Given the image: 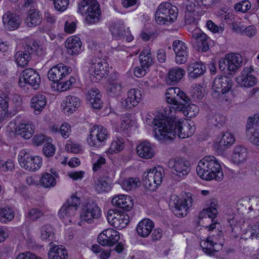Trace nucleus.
<instances>
[{
	"label": "nucleus",
	"instance_id": "nucleus-13",
	"mask_svg": "<svg viewBox=\"0 0 259 259\" xmlns=\"http://www.w3.org/2000/svg\"><path fill=\"white\" fill-rule=\"evenodd\" d=\"M80 204V199L76 197H72L65 202L58 212L61 219L73 216Z\"/></svg>",
	"mask_w": 259,
	"mask_h": 259
},
{
	"label": "nucleus",
	"instance_id": "nucleus-27",
	"mask_svg": "<svg viewBox=\"0 0 259 259\" xmlns=\"http://www.w3.org/2000/svg\"><path fill=\"white\" fill-rule=\"evenodd\" d=\"M206 68L201 62H196L189 65L188 74L190 78L196 79L202 75L206 71Z\"/></svg>",
	"mask_w": 259,
	"mask_h": 259
},
{
	"label": "nucleus",
	"instance_id": "nucleus-64",
	"mask_svg": "<svg viewBox=\"0 0 259 259\" xmlns=\"http://www.w3.org/2000/svg\"><path fill=\"white\" fill-rule=\"evenodd\" d=\"M140 59L141 67H145L147 69L154 63L153 59L151 57L144 56Z\"/></svg>",
	"mask_w": 259,
	"mask_h": 259
},
{
	"label": "nucleus",
	"instance_id": "nucleus-41",
	"mask_svg": "<svg viewBox=\"0 0 259 259\" xmlns=\"http://www.w3.org/2000/svg\"><path fill=\"white\" fill-rule=\"evenodd\" d=\"M109 29L113 36L115 38H123L126 35L123 24L121 22L112 23L110 25Z\"/></svg>",
	"mask_w": 259,
	"mask_h": 259
},
{
	"label": "nucleus",
	"instance_id": "nucleus-61",
	"mask_svg": "<svg viewBox=\"0 0 259 259\" xmlns=\"http://www.w3.org/2000/svg\"><path fill=\"white\" fill-rule=\"evenodd\" d=\"M43 215V212L37 208L31 209L28 214V218L32 221L38 219Z\"/></svg>",
	"mask_w": 259,
	"mask_h": 259
},
{
	"label": "nucleus",
	"instance_id": "nucleus-38",
	"mask_svg": "<svg viewBox=\"0 0 259 259\" xmlns=\"http://www.w3.org/2000/svg\"><path fill=\"white\" fill-rule=\"evenodd\" d=\"M108 177H100L94 179V186L98 193L107 192L111 190Z\"/></svg>",
	"mask_w": 259,
	"mask_h": 259
},
{
	"label": "nucleus",
	"instance_id": "nucleus-3",
	"mask_svg": "<svg viewBox=\"0 0 259 259\" xmlns=\"http://www.w3.org/2000/svg\"><path fill=\"white\" fill-rule=\"evenodd\" d=\"M178 15V9L169 3L161 4L155 15L156 22L161 25L172 23L176 20Z\"/></svg>",
	"mask_w": 259,
	"mask_h": 259
},
{
	"label": "nucleus",
	"instance_id": "nucleus-17",
	"mask_svg": "<svg viewBox=\"0 0 259 259\" xmlns=\"http://www.w3.org/2000/svg\"><path fill=\"white\" fill-rule=\"evenodd\" d=\"M246 131H250L251 133L250 141L256 146H259V115H255L254 118L249 117L248 118Z\"/></svg>",
	"mask_w": 259,
	"mask_h": 259
},
{
	"label": "nucleus",
	"instance_id": "nucleus-30",
	"mask_svg": "<svg viewBox=\"0 0 259 259\" xmlns=\"http://www.w3.org/2000/svg\"><path fill=\"white\" fill-rule=\"evenodd\" d=\"M154 225V223L150 219H145L142 220L137 227L138 235L144 238L147 237L153 229Z\"/></svg>",
	"mask_w": 259,
	"mask_h": 259
},
{
	"label": "nucleus",
	"instance_id": "nucleus-55",
	"mask_svg": "<svg viewBox=\"0 0 259 259\" xmlns=\"http://www.w3.org/2000/svg\"><path fill=\"white\" fill-rule=\"evenodd\" d=\"M223 244L224 243L221 242L220 243L215 244L214 247L211 246H208L209 245V244H207L206 246L205 247H203L202 245L201 244V246L202 247L203 251L206 254L212 255L214 254V252H217L222 248Z\"/></svg>",
	"mask_w": 259,
	"mask_h": 259
},
{
	"label": "nucleus",
	"instance_id": "nucleus-2",
	"mask_svg": "<svg viewBox=\"0 0 259 259\" xmlns=\"http://www.w3.org/2000/svg\"><path fill=\"white\" fill-rule=\"evenodd\" d=\"M196 171L202 179L206 181L214 179L218 182H221L224 178L220 163L212 155L205 156L199 162Z\"/></svg>",
	"mask_w": 259,
	"mask_h": 259
},
{
	"label": "nucleus",
	"instance_id": "nucleus-31",
	"mask_svg": "<svg viewBox=\"0 0 259 259\" xmlns=\"http://www.w3.org/2000/svg\"><path fill=\"white\" fill-rule=\"evenodd\" d=\"M46 99L45 96L41 94H37L32 98L30 106L33 109L35 115H38L46 105Z\"/></svg>",
	"mask_w": 259,
	"mask_h": 259
},
{
	"label": "nucleus",
	"instance_id": "nucleus-1",
	"mask_svg": "<svg viewBox=\"0 0 259 259\" xmlns=\"http://www.w3.org/2000/svg\"><path fill=\"white\" fill-rule=\"evenodd\" d=\"M154 124L157 127L154 130L153 136L158 140H171L174 139L171 136L176 135L180 138H186L192 135L195 130L187 122L180 120L167 121L157 119L154 120Z\"/></svg>",
	"mask_w": 259,
	"mask_h": 259
},
{
	"label": "nucleus",
	"instance_id": "nucleus-45",
	"mask_svg": "<svg viewBox=\"0 0 259 259\" xmlns=\"http://www.w3.org/2000/svg\"><path fill=\"white\" fill-rule=\"evenodd\" d=\"M40 184L45 188H50L56 186L57 180L52 174L46 172L41 175Z\"/></svg>",
	"mask_w": 259,
	"mask_h": 259
},
{
	"label": "nucleus",
	"instance_id": "nucleus-24",
	"mask_svg": "<svg viewBox=\"0 0 259 259\" xmlns=\"http://www.w3.org/2000/svg\"><path fill=\"white\" fill-rule=\"evenodd\" d=\"M136 151L139 157L146 159L152 158L155 155L151 144L147 141L141 142L137 146Z\"/></svg>",
	"mask_w": 259,
	"mask_h": 259
},
{
	"label": "nucleus",
	"instance_id": "nucleus-14",
	"mask_svg": "<svg viewBox=\"0 0 259 259\" xmlns=\"http://www.w3.org/2000/svg\"><path fill=\"white\" fill-rule=\"evenodd\" d=\"M193 200L192 194L188 193L183 199H179L174 203V212L178 217H183L187 215L188 209L192 206Z\"/></svg>",
	"mask_w": 259,
	"mask_h": 259
},
{
	"label": "nucleus",
	"instance_id": "nucleus-11",
	"mask_svg": "<svg viewBox=\"0 0 259 259\" xmlns=\"http://www.w3.org/2000/svg\"><path fill=\"white\" fill-rule=\"evenodd\" d=\"M119 234L113 229H108L101 233L98 237V242L103 246H113L119 240Z\"/></svg>",
	"mask_w": 259,
	"mask_h": 259
},
{
	"label": "nucleus",
	"instance_id": "nucleus-48",
	"mask_svg": "<svg viewBox=\"0 0 259 259\" xmlns=\"http://www.w3.org/2000/svg\"><path fill=\"white\" fill-rule=\"evenodd\" d=\"M15 213L12 208L5 207L0 208V222L7 223L14 218Z\"/></svg>",
	"mask_w": 259,
	"mask_h": 259
},
{
	"label": "nucleus",
	"instance_id": "nucleus-47",
	"mask_svg": "<svg viewBox=\"0 0 259 259\" xmlns=\"http://www.w3.org/2000/svg\"><path fill=\"white\" fill-rule=\"evenodd\" d=\"M32 58L23 51L17 52L15 55V59L17 65L21 67L27 66Z\"/></svg>",
	"mask_w": 259,
	"mask_h": 259
},
{
	"label": "nucleus",
	"instance_id": "nucleus-35",
	"mask_svg": "<svg viewBox=\"0 0 259 259\" xmlns=\"http://www.w3.org/2000/svg\"><path fill=\"white\" fill-rule=\"evenodd\" d=\"M217 201L216 200H212L207 208L203 209L199 214L198 219L199 220L203 219L207 217L209 219H211V221H213L218 214V210L217 208Z\"/></svg>",
	"mask_w": 259,
	"mask_h": 259
},
{
	"label": "nucleus",
	"instance_id": "nucleus-54",
	"mask_svg": "<svg viewBox=\"0 0 259 259\" xmlns=\"http://www.w3.org/2000/svg\"><path fill=\"white\" fill-rule=\"evenodd\" d=\"M41 238L43 240H51L54 235L53 229L51 225H44L41 228Z\"/></svg>",
	"mask_w": 259,
	"mask_h": 259
},
{
	"label": "nucleus",
	"instance_id": "nucleus-9",
	"mask_svg": "<svg viewBox=\"0 0 259 259\" xmlns=\"http://www.w3.org/2000/svg\"><path fill=\"white\" fill-rule=\"evenodd\" d=\"M101 216V209L98 205L93 201H89L82 207L80 214V220L89 224L94 222Z\"/></svg>",
	"mask_w": 259,
	"mask_h": 259
},
{
	"label": "nucleus",
	"instance_id": "nucleus-5",
	"mask_svg": "<svg viewBox=\"0 0 259 259\" xmlns=\"http://www.w3.org/2000/svg\"><path fill=\"white\" fill-rule=\"evenodd\" d=\"M20 166L29 171L38 170L42 165V158L38 156H32L27 149L22 150L18 156Z\"/></svg>",
	"mask_w": 259,
	"mask_h": 259
},
{
	"label": "nucleus",
	"instance_id": "nucleus-46",
	"mask_svg": "<svg viewBox=\"0 0 259 259\" xmlns=\"http://www.w3.org/2000/svg\"><path fill=\"white\" fill-rule=\"evenodd\" d=\"M153 180H154V178L151 169L144 172L143 175L142 182L146 189L152 191L155 190V188H152L155 183Z\"/></svg>",
	"mask_w": 259,
	"mask_h": 259
},
{
	"label": "nucleus",
	"instance_id": "nucleus-53",
	"mask_svg": "<svg viewBox=\"0 0 259 259\" xmlns=\"http://www.w3.org/2000/svg\"><path fill=\"white\" fill-rule=\"evenodd\" d=\"M108 94L110 96H118L121 93V85L120 82L110 83L107 90Z\"/></svg>",
	"mask_w": 259,
	"mask_h": 259
},
{
	"label": "nucleus",
	"instance_id": "nucleus-56",
	"mask_svg": "<svg viewBox=\"0 0 259 259\" xmlns=\"http://www.w3.org/2000/svg\"><path fill=\"white\" fill-rule=\"evenodd\" d=\"M192 38L195 40V42L198 46L201 42L206 39H209V37L200 30H195L192 33Z\"/></svg>",
	"mask_w": 259,
	"mask_h": 259
},
{
	"label": "nucleus",
	"instance_id": "nucleus-20",
	"mask_svg": "<svg viewBox=\"0 0 259 259\" xmlns=\"http://www.w3.org/2000/svg\"><path fill=\"white\" fill-rule=\"evenodd\" d=\"M112 204L125 211H130L134 206L133 199L128 195H119L114 196Z\"/></svg>",
	"mask_w": 259,
	"mask_h": 259
},
{
	"label": "nucleus",
	"instance_id": "nucleus-32",
	"mask_svg": "<svg viewBox=\"0 0 259 259\" xmlns=\"http://www.w3.org/2000/svg\"><path fill=\"white\" fill-rule=\"evenodd\" d=\"M235 141V139L231 133L226 132L223 134L220 140L218 141L216 148L221 152L224 151L231 146Z\"/></svg>",
	"mask_w": 259,
	"mask_h": 259
},
{
	"label": "nucleus",
	"instance_id": "nucleus-60",
	"mask_svg": "<svg viewBox=\"0 0 259 259\" xmlns=\"http://www.w3.org/2000/svg\"><path fill=\"white\" fill-rule=\"evenodd\" d=\"M42 152L46 157H51L55 153V147L52 144L47 143L44 145Z\"/></svg>",
	"mask_w": 259,
	"mask_h": 259
},
{
	"label": "nucleus",
	"instance_id": "nucleus-63",
	"mask_svg": "<svg viewBox=\"0 0 259 259\" xmlns=\"http://www.w3.org/2000/svg\"><path fill=\"white\" fill-rule=\"evenodd\" d=\"M60 133L64 138H67L70 134V126L67 123H64L59 128Z\"/></svg>",
	"mask_w": 259,
	"mask_h": 259
},
{
	"label": "nucleus",
	"instance_id": "nucleus-15",
	"mask_svg": "<svg viewBox=\"0 0 259 259\" xmlns=\"http://www.w3.org/2000/svg\"><path fill=\"white\" fill-rule=\"evenodd\" d=\"M232 80L231 77L226 75L216 77L213 83L212 89L219 95L225 94L232 88Z\"/></svg>",
	"mask_w": 259,
	"mask_h": 259
},
{
	"label": "nucleus",
	"instance_id": "nucleus-44",
	"mask_svg": "<svg viewBox=\"0 0 259 259\" xmlns=\"http://www.w3.org/2000/svg\"><path fill=\"white\" fill-rule=\"evenodd\" d=\"M177 109V107L175 108L174 107H172L170 105H168L167 107H165L164 108H163L162 110H161L160 113H161V117H159V115H156L154 118L152 119V121H150V119L147 118L149 120V122H148V124H150V123H151V125H153V133L154 132V130L157 126L154 125V120L155 119H164L166 120L167 121L169 120H175L174 119H171V118H168V116L170 115V114L172 112V109Z\"/></svg>",
	"mask_w": 259,
	"mask_h": 259
},
{
	"label": "nucleus",
	"instance_id": "nucleus-16",
	"mask_svg": "<svg viewBox=\"0 0 259 259\" xmlns=\"http://www.w3.org/2000/svg\"><path fill=\"white\" fill-rule=\"evenodd\" d=\"M172 48L176 54V63L182 64L187 61L188 57V48L185 44L180 40H176L172 43Z\"/></svg>",
	"mask_w": 259,
	"mask_h": 259
},
{
	"label": "nucleus",
	"instance_id": "nucleus-21",
	"mask_svg": "<svg viewBox=\"0 0 259 259\" xmlns=\"http://www.w3.org/2000/svg\"><path fill=\"white\" fill-rule=\"evenodd\" d=\"M34 126L30 121H22L16 128V134L25 139H30L34 132Z\"/></svg>",
	"mask_w": 259,
	"mask_h": 259
},
{
	"label": "nucleus",
	"instance_id": "nucleus-57",
	"mask_svg": "<svg viewBox=\"0 0 259 259\" xmlns=\"http://www.w3.org/2000/svg\"><path fill=\"white\" fill-rule=\"evenodd\" d=\"M251 8V3L247 0L241 1L235 5L234 9L236 11L245 13Z\"/></svg>",
	"mask_w": 259,
	"mask_h": 259
},
{
	"label": "nucleus",
	"instance_id": "nucleus-33",
	"mask_svg": "<svg viewBox=\"0 0 259 259\" xmlns=\"http://www.w3.org/2000/svg\"><path fill=\"white\" fill-rule=\"evenodd\" d=\"M247 156V149L242 145H237L234 149L232 159L234 163L239 164L246 161Z\"/></svg>",
	"mask_w": 259,
	"mask_h": 259
},
{
	"label": "nucleus",
	"instance_id": "nucleus-43",
	"mask_svg": "<svg viewBox=\"0 0 259 259\" xmlns=\"http://www.w3.org/2000/svg\"><path fill=\"white\" fill-rule=\"evenodd\" d=\"M41 17L39 12L36 10H30V12L25 19V23L28 27H32L40 24Z\"/></svg>",
	"mask_w": 259,
	"mask_h": 259
},
{
	"label": "nucleus",
	"instance_id": "nucleus-28",
	"mask_svg": "<svg viewBox=\"0 0 259 259\" xmlns=\"http://www.w3.org/2000/svg\"><path fill=\"white\" fill-rule=\"evenodd\" d=\"M65 47L68 54L77 55L81 50V42L78 37H69L66 41Z\"/></svg>",
	"mask_w": 259,
	"mask_h": 259
},
{
	"label": "nucleus",
	"instance_id": "nucleus-6",
	"mask_svg": "<svg viewBox=\"0 0 259 259\" xmlns=\"http://www.w3.org/2000/svg\"><path fill=\"white\" fill-rule=\"evenodd\" d=\"M88 69L89 74L97 80L101 79L103 76L107 74L109 72L108 64L105 59L99 57L93 58Z\"/></svg>",
	"mask_w": 259,
	"mask_h": 259
},
{
	"label": "nucleus",
	"instance_id": "nucleus-40",
	"mask_svg": "<svg viewBox=\"0 0 259 259\" xmlns=\"http://www.w3.org/2000/svg\"><path fill=\"white\" fill-rule=\"evenodd\" d=\"M224 242V238L223 233L219 229L215 230L213 234L209 233V235L206 238V241L204 242V245L205 246L206 243L209 244V246L214 247L215 244Z\"/></svg>",
	"mask_w": 259,
	"mask_h": 259
},
{
	"label": "nucleus",
	"instance_id": "nucleus-12",
	"mask_svg": "<svg viewBox=\"0 0 259 259\" xmlns=\"http://www.w3.org/2000/svg\"><path fill=\"white\" fill-rule=\"evenodd\" d=\"M107 220L114 228L118 229L125 227L130 222L129 217L126 213H117L113 209L108 211Z\"/></svg>",
	"mask_w": 259,
	"mask_h": 259
},
{
	"label": "nucleus",
	"instance_id": "nucleus-25",
	"mask_svg": "<svg viewBox=\"0 0 259 259\" xmlns=\"http://www.w3.org/2000/svg\"><path fill=\"white\" fill-rule=\"evenodd\" d=\"M185 74V71L180 67H176L169 69L166 78L168 84L175 85L179 82Z\"/></svg>",
	"mask_w": 259,
	"mask_h": 259
},
{
	"label": "nucleus",
	"instance_id": "nucleus-29",
	"mask_svg": "<svg viewBox=\"0 0 259 259\" xmlns=\"http://www.w3.org/2000/svg\"><path fill=\"white\" fill-rule=\"evenodd\" d=\"M101 96L100 91L97 89H92L88 91L87 97L92 108L96 109L101 108L103 103Z\"/></svg>",
	"mask_w": 259,
	"mask_h": 259
},
{
	"label": "nucleus",
	"instance_id": "nucleus-42",
	"mask_svg": "<svg viewBox=\"0 0 259 259\" xmlns=\"http://www.w3.org/2000/svg\"><path fill=\"white\" fill-rule=\"evenodd\" d=\"M183 106V107L181 106L177 107V110L183 111L185 116L190 118L195 116L199 110V107L195 104H190V101L189 103L185 104Z\"/></svg>",
	"mask_w": 259,
	"mask_h": 259
},
{
	"label": "nucleus",
	"instance_id": "nucleus-52",
	"mask_svg": "<svg viewBox=\"0 0 259 259\" xmlns=\"http://www.w3.org/2000/svg\"><path fill=\"white\" fill-rule=\"evenodd\" d=\"M140 185V181L138 178H130L122 183L123 188L128 191L135 189Z\"/></svg>",
	"mask_w": 259,
	"mask_h": 259
},
{
	"label": "nucleus",
	"instance_id": "nucleus-4",
	"mask_svg": "<svg viewBox=\"0 0 259 259\" xmlns=\"http://www.w3.org/2000/svg\"><path fill=\"white\" fill-rule=\"evenodd\" d=\"M242 64L241 55L238 54H228L225 58L219 61V68L224 75L234 74Z\"/></svg>",
	"mask_w": 259,
	"mask_h": 259
},
{
	"label": "nucleus",
	"instance_id": "nucleus-59",
	"mask_svg": "<svg viewBox=\"0 0 259 259\" xmlns=\"http://www.w3.org/2000/svg\"><path fill=\"white\" fill-rule=\"evenodd\" d=\"M152 171L153 172L155 182L154 184V187H152V188H155V189L158 186L160 185L162 181V174L160 170H157L155 167L151 169Z\"/></svg>",
	"mask_w": 259,
	"mask_h": 259
},
{
	"label": "nucleus",
	"instance_id": "nucleus-7",
	"mask_svg": "<svg viewBox=\"0 0 259 259\" xmlns=\"http://www.w3.org/2000/svg\"><path fill=\"white\" fill-rule=\"evenodd\" d=\"M40 80V77L38 72L32 68H28L21 73L19 85L20 87H24L27 84L36 90L39 87Z\"/></svg>",
	"mask_w": 259,
	"mask_h": 259
},
{
	"label": "nucleus",
	"instance_id": "nucleus-34",
	"mask_svg": "<svg viewBox=\"0 0 259 259\" xmlns=\"http://www.w3.org/2000/svg\"><path fill=\"white\" fill-rule=\"evenodd\" d=\"M49 259H67V250L63 245H55L51 248L48 254Z\"/></svg>",
	"mask_w": 259,
	"mask_h": 259
},
{
	"label": "nucleus",
	"instance_id": "nucleus-36",
	"mask_svg": "<svg viewBox=\"0 0 259 259\" xmlns=\"http://www.w3.org/2000/svg\"><path fill=\"white\" fill-rule=\"evenodd\" d=\"M25 43L23 52L32 58L38 55L39 46L35 40L32 38H27Z\"/></svg>",
	"mask_w": 259,
	"mask_h": 259
},
{
	"label": "nucleus",
	"instance_id": "nucleus-22",
	"mask_svg": "<svg viewBox=\"0 0 259 259\" xmlns=\"http://www.w3.org/2000/svg\"><path fill=\"white\" fill-rule=\"evenodd\" d=\"M3 21L5 28L10 31L17 29L21 22L18 15L10 12L4 15Z\"/></svg>",
	"mask_w": 259,
	"mask_h": 259
},
{
	"label": "nucleus",
	"instance_id": "nucleus-10",
	"mask_svg": "<svg viewBox=\"0 0 259 259\" xmlns=\"http://www.w3.org/2000/svg\"><path fill=\"white\" fill-rule=\"evenodd\" d=\"M71 70L70 67L62 63L58 64L49 70L48 73V78L57 85L58 83L68 75Z\"/></svg>",
	"mask_w": 259,
	"mask_h": 259
},
{
	"label": "nucleus",
	"instance_id": "nucleus-50",
	"mask_svg": "<svg viewBox=\"0 0 259 259\" xmlns=\"http://www.w3.org/2000/svg\"><path fill=\"white\" fill-rule=\"evenodd\" d=\"M124 147L123 140L121 138H116L110 145L108 152L110 154L116 153L120 152Z\"/></svg>",
	"mask_w": 259,
	"mask_h": 259
},
{
	"label": "nucleus",
	"instance_id": "nucleus-26",
	"mask_svg": "<svg viewBox=\"0 0 259 259\" xmlns=\"http://www.w3.org/2000/svg\"><path fill=\"white\" fill-rule=\"evenodd\" d=\"M141 93L138 89H131L127 93V98L125 100L124 106L127 109L135 107L141 99Z\"/></svg>",
	"mask_w": 259,
	"mask_h": 259
},
{
	"label": "nucleus",
	"instance_id": "nucleus-62",
	"mask_svg": "<svg viewBox=\"0 0 259 259\" xmlns=\"http://www.w3.org/2000/svg\"><path fill=\"white\" fill-rule=\"evenodd\" d=\"M95 131V128L92 127V128L91 130L90 131V134L88 137V138L87 139V141L88 144L91 146L93 147H96L95 143L96 142L98 141L99 142V140H100V138L99 137H98V135H96V136H94V131Z\"/></svg>",
	"mask_w": 259,
	"mask_h": 259
},
{
	"label": "nucleus",
	"instance_id": "nucleus-18",
	"mask_svg": "<svg viewBox=\"0 0 259 259\" xmlns=\"http://www.w3.org/2000/svg\"><path fill=\"white\" fill-rule=\"evenodd\" d=\"M171 168L173 174L183 178L190 171L191 165L190 162L185 159L177 158L174 161Z\"/></svg>",
	"mask_w": 259,
	"mask_h": 259
},
{
	"label": "nucleus",
	"instance_id": "nucleus-19",
	"mask_svg": "<svg viewBox=\"0 0 259 259\" xmlns=\"http://www.w3.org/2000/svg\"><path fill=\"white\" fill-rule=\"evenodd\" d=\"M251 73V71L250 68H244L242 72L241 75L237 78V82L241 87L250 88L254 86L257 82V79Z\"/></svg>",
	"mask_w": 259,
	"mask_h": 259
},
{
	"label": "nucleus",
	"instance_id": "nucleus-51",
	"mask_svg": "<svg viewBox=\"0 0 259 259\" xmlns=\"http://www.w3.org/2000/svg\"><path fill=\"white\" fill-rule=\"evenodd\" d=\"M9 99L0 96V122L3 121L8 112Z\"/></svg>",
	"mask_w": 259,
	"mask_h": 259
},
{
	"label": "nucleus",
	"instance_id": "nucleus-58",
	"mask_svg": "<svg viewBox=\"0 0 259 259\" xmlns=\"http://www.w3.org/2000/svg\"><path fill=\"white\" fill-rule=\"evenodd\" d=\"M55 9L59 12H64L69 6V0H53Z\"/></svg>",
	"mask_w": 259,
	"mask_h": 259
},
{
	"label": "nucleus",
	"instance_id": "nucleus-8",
	"mask_svg": "<svg viewBox=\"0 0 259 259\" xmlns=\"http://www.w3.org/2000/svg\"><path fill=\"white\" fill-rule=\"evenodd\" d=\"M166 99L167 103L178 107H183L185 104L189 103L190 98L179 88H169L165 93Z\"/></svg>",
	"mask_w": 259,
	"mask_h": 259
},
{
	"label": "nucleus",
	"instance_id": "nucleus-23",
	"mask_svg": "<svg viewBox=\"0 0 259 259\" xmlns=\"http://www.w3.org/2000/svg\"><path fill=\"white\" fill-rule=\"evenodd\" d=\"M80 100L75 96H68L62 104L64 113L67 115L73 113L80 106Z\"/></svg>",
	"mask_w": 259,
	"mask_h": 259
},
{
	"label": "nucleus",
	"instance_id": "nucleus-49",
	"mask_svg": "<svg viewBox=\"0 0 259 259\" xmlns=\"http://www.w3.org/2000/svg\"><path fill=\"white\" fill-rule=\"evenodd\" d=\"M85 14H87L85 18L87 23L89 24H94L99 21L101 11L100 10H93L87 12Z\"/></svg>",
	"mask_w": 259,
	"mask_h": 259
},
{
	"label": "nucleus",
	"instance_id": "nucleus-39",
	"mask_svg": "<svg viewBox=\"0 0 259 259\" xmlns=\"http://www.w3.org/2000/svg\"><path fill=\"white\" fill-rule=\"evenodd\" d=\"M95 131H94V136L98 135L100 138V140L95 141V145L97 147L104 145L106 140L109 138V135L107 130L102 125H95L93 126Z\"/></svg>",
	"mask_w": 259,
	"mask_h": 259
},
{
	"label": "nucleus",
	"instance_id": "nucleus-37",
	"mask_svg": "<svg viewBox=\"0 0 259 259\" xmlns=\"http://www.w3.org/2000/svg\"><path fill=\"white\" fill-rule=\"evenodd\" d=\"M97 10L100 9L97 0H82L79 5L78 12L83 14H86L87 12Z\"/></svg>",
	"mask_w": 259,
	"mask_h": 259
}]
</instances>
